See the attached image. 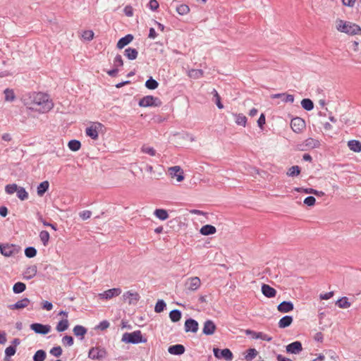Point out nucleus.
Masks as SVG:
<instances>
[{"label": "nucleus", "instance_id": "25", "mask_svg": "<svg viewBox=\"0 0 361 361\" xmlns=\"http://www.w3.org/2000/svg\"><path fill=\"white\" fill-rule=\"evenodd\" d=\"M304 145L306 147L305 149H311L318 148L320 146V142L316 139L309 137L305 141Z\"/></svg>", "mask_w": 361, "mask_h": 361}, {"label": "nucleus", "instance_id": "42", "mask_svg": "<svg viewBox=\"0 0 361 361\" xmlns=\"http://www.w3.org/2000/svg\"><path fill=\"white\" fill-rule=\"evenodd\" d=\"M68 146L71 150L76 152L80 149L81 144L78 140H72L68 142Z\"/></svg>", "mask_w": 361, "mask_h": 361}, {"label": "nucleus", "instance_id": "10", "mask_svg": "<svg viewBox=\"0 0 361 361\" xmlns=\"http://www.w3.org/2000/svg\"><path fill=\"white\" fill-rule=\"evenodd\" d=\"M168 172L171 177L176 178L178 182H181L184 179L183 171L179 166L169 167Z\"/></svg>", "mask_w": 361, "mask_h": 361}, {"label": "nucleus", "instance_id": "58", "mask_svg": "<svg viewBox=\"0 0 361 361\" xmlns=\"http://www.w3.org/2000/svg\"><path fill=\"white\" fill-rule=\"evenodd\" d=\"M62 343L64 345L71 346L73 345V338L71 336H65L62 338Z\"/></svg>", "mask_w": 361, "mask_h": 361}, {"label": "nucleus", "instance_id": "62", "mask_svg": "<svg viewBox=\"0 0 361 361\" xmlns=\"http://www.w3.org/2000/svg\"><path fill=\"white\" fill-rule=\"evenodd\" d=\"M148 6L152 11H156L159 8V3L157 0H150Z\"/></svg>", "mask_w": 361, "mask_h": 361}, {"label": "nucleus", "instance_id": "22", "mask_svg": "<svg viewBox=\"0 0 361 361\" xmlns=\"http://www.w3.org/2000/svg\"><path fill=\"white\" fill-rule=\"evenodd\" d=\"M37 271V268L36 265H31L26 268L25 271L23 272V277L27 280H30L35 276Z\"/></svg>", "mask_w": 361, "mask_h": 361}, {"label": "nucleus", "instance_id": "43", "mask_svg": "<svg viewBox=\"0 0 361 361\" xmlns=\"http://www.w3.org/2000/svg\"><path fill=\"white\" fill-rule=\"evenodd\" d=\"M39 238L42 241V244L44 246H47L48 245L49 240V233L47 231H42L39 233Z\"/></svg>", "mask_w": 361, "mask_h": 361}, {"label": "nucleus", "instance_id": "48", "mask_svg": "<svg viewBox=\"0 0 361 361\" xmlns=\"http://www.w3.org/2000/svg\"><path fill=\"white\" fill-rule=\"evenodd\" d=\"M18 185L16 183L8 184L5 187V191L8 195H12L17 192Z\"/></svg>", "mask_w": 361, "mask_h": 361}, {"label": "nucleus", "instance_id": "45", "mask_svg": "<svg viewBox=\"0 0 361 361\" xmlns=\"http://www.w3.org/2000/svg\"><path fill=\"white\" fill-rule=\"evenodd\" d=\"M16 352V348H15V346L10 345V346L7 347L5 350L6 357L4 358V360L9 361L8 357L14 355Z\"/></svg>", "mask_w": 361, "mask_h": 361}, {"label": "nucleus", "instance_id": "41", "mask_svg": "<svg viewBox=\"0 0 361 361\" xmlns=\"http://www.w3.org/2000/svg\"><path fill=\"white\" fill-rule=\"evenodd\" d=\"M18 197L20 200H25L28 198V193L25 189L23 187L19 186L16 192Z\"/></svg>", "mask_w": 361, "mask_h": 361}, {"label": "nucleus", "instance_id": "38", "mask_svg": "<svg viewBox=\"0 0 361 361\" xmlns=\"http://www.w3.org/2000/svg\"><path fill=\"white\" fill-rule=\"evenodd\" d=\"M336 304L340 307V308H348L350 307L351 304L350 302H348V299L346 297L341 298V299H338Z\"/></svg>", "mask_w": 361, "mask_h": 361}, {"label": "nucleus", "instance_id": "2", "mask_svg": "<svg viewBox=\"0 0 361 361\" xmlns=\"http://www.w3.org/2000/svg\"><path fill=\"white\" fill-rule=\"evenodd\" d=\"M336 28L338 31L345 32L348 35H358L361 34V28L357 25L339 20L336 22Z\"/></svg>", "mask_w": 361, "mask_h": 361}, {"label": "nucleus", "instance_id": "46", "mask_svg": "<svg viewBox=\"0 0 361 361\" xmlns=\"http://www.w3.org/2000/svg\"><path fill=\"white\" fill-rule=\"evenodd\" d=\"M159 83L157 81L150 78L145 82V87L149 90H155L157 88Z\"/></svg>", "mask_w": 361, "mask_h": 361}, {"label": "nucleus", "instance_id": "56", "mask_svg": "<svg viewBox=\"0 0 361 361\" xmlns=\"http://www.w3.org/2000/svg\"><path fill=\"white\" fill-rule=\"evenodd\" d=\"M257 351L255 348H250L247 350V354L245 356L247 360H251L256 357Z\"/></svg>", "mask_w": 361, "mask_h": 361}, {"label": "nucleus", "instance_id": "52", "mask_svg": "<svg viewBox=\"0 0 361 361\" xmlns=\"http://www.w3.org/2000/svg\"><path fill=\"white\" fill-rule=\"evenodd\" d=\"M25 255L28 258L34 257L37 255V250L34 247H28L25 250Z\"/></svg>", "mask_w": 361, "mask_h": 361}, {"label": "nucleus", "instance_id": "1", "mask_svg": "<svg viewBox=\"0 0 361 361\" xmlns=\"http://www.w3.org/2000/svg\"><path fill=\"white\" fill-rule=\"evenodd\" d=\"M25 104L30 109L35 110L42 114L48 112L54 107V103L49 99V96L42 92L31 93Z\"/></svg>", "mask_w": 361, "mask_h": 361}, {"label": "nucleus", "instance_id": "39", "mask_svg": "<svg viewBox=\"0 0 361 361\" xmlns=\"http://www.w3.org/2000/svg\"><path fill=\"white\" fill-rule=\"evenodd\" d=\"M301 106L304 109L307 111H311L314 108V104L310 99H303L301 101Z\"/></svg>", "mask_w": 361, "mask_h": 361}, {"label": "nucleus", "instance_id": "53", "mask_svg": "<svg viewBox=\"0 0 361 361\" xmlns=\"http://www.w3.org/2000/svg\"><path fill=\"white\" fill-rule=\"evenodd\" d=\"M212 94L214 95L215 98V103L217 106V107L220 109L224 108L223 104L221 102V98L219 94H218L217 91L215 89H213L212 91Z\"/></svg>", "mask_w": 361, "mask_h": 361}, {"label": "nucleus", "instance_id": "15", "mask_svg": "<svg viewBox=\"0 0 361 361\" xmlns=\"http://www.w3.org/2000/svg\"><path fill=\"white\" fill-rule=\"evenodd\" d=\"M216 329V324L212 320H207L204 323L202 333L207 336L213 335Z\"/></svg>", "mask_w": 361, "mask_h": 361}, {"label": "nucleus", "instance_id": "16", "mask_svg": "<svg viewBox=\"0 0 361 361\" xmlns=\"http://www.w3.org/2000/svg\"><path fill=\"white\" fill-rule=\"evenodd\" d=\"M198 322L193 319H188L185 321L184 328L185 332L196 333L198 331Z\"/></svg>", "mask_w": 361, "mask_h": 361}, {"label": "nucleus", "instance_id": "6", "mask_svg": "<svg viewBox=\"0 0 361 361\" xmlns=\"http://www.w3.org/2000/svg\"><path fill=\"white\" fill-rule=\"evenodd\" d=\"M200 286L201 281L197 276L187 279L184 284L185 289L187 291H195L200 288Z\"/></svg>", "mask_w": 361, "mask_h": 361}, {"label": "nucleus", "instance_id": "3", "mask_svg": "<svg viewBox=\"0 0 361 361\" xmlns=\"http://www.w3.org/2000/svg\"><path fill=\"white\" fill-rule=\"evenodd\" d=\"M121 341L126 343H144L147 342V339L143 338L140 331H135L130 333H124Z\"/></svg>", "mask_w": 361, "mask_h": 361}, {"label": "nucleus", "instance_id": "33", "mask_svg": "<svg viewBox=\"0 0 361 361\" xmlns=\"http://www.w3.org/2000/svg\"><path fill=\"white\" fill-rule=\"evenodd\" d=\"M138 52L134 48H128L125 50L124 55L130 60H134L137 57Z\"/></svg>", "mask_w": 361, "mask_h": 361}, {"label": "nucleus", "instance_id": "50", "mask_svg": "<svg viewBox=\"0 0 361 361\" xmlns=\"http://www.w3.org/2000/svg\"><path fill=\"white\" fill-rule=\"evenodd\" d=\"M141 151L142 152L147 154L150 156H155L157 154L156 150L153 147L147 145H143L141 148Z\"/></svg>", "mask_w": 361, "mask_h": 361}, {"label": "nucleus", "instance_id": "12", "mask_svg": "<svg viewBox=\"0 0 361 361\" xmlns=\"http://www.w3.org/2000/svg\"><path fill=\"white\" fill-rule=\"evenodd\" d=\"M30 329L35 333L43 335L47 334L51 331V326L49 325H44L39 323L32 324Z\"/></svg>", "mask_w": 361, "mask_h": 361}, {"label": "nucleus", "instance_id": "7", "mask_svg": "<svg viewBox=\"0 0 361 361\" xmlns=\"http://www.w3.org/2000/svg\"><path fill=\"white\" fill-rule=\"evenodd\" d=\"M103 127V125L100 123H94L86 128V135L93 140H97L99 136V132L102 130Z\"/></svg>", "mask_w": 361, "mask_h": 361}, {"label": "nucleus", "instance_id": "20", "mask_svg": "<svg viewBox=\"0 0 361 361\" xmlns=\"http://www.w3.org/2000/svg\"><path fill=\"white\" fill-rule=\"evenodd\" d=\"M185 347L180 344H176L169 346L168 352L171 355H180L185 353Z\"/></svg>", "mask_w": 361, "mask_h": 361}, {"label": "nucleus", "instance_id": "31", "mask_svg": "<svg viewBox=\"0 0 361 361\" xmlns=\"http://www.w3.org/2000/svg\"><path fill=\"white\" fill-rule=\"evenodd\" d=\"M49 187V183L47 180L42 182L38 186H37V195L39 197H42L44 194L48 190Z\"/></svg>", "mask_w": 361, "mask_h": 361}, {"label": "nucleus", "instance_id": "19", "mask_svg": "<svg viewBox=\"0 0 361 361\" xmlns=\"http://www.w3.org/2000/svg\"><path fill=\"white\" fill-rule=\"evenodd\" d=\"M277 310L282 313L289 312L293 310V304L290 301H283L278 305Z\"/></svg>", "mask_w": 361, "mask_h": 361}, {"label": "nucleus", "instance_id": "40", "mask_svg": "<svg viewBox=\"0 0 361 361\" xmlns=\"http://www.w3.org/2000/svg\"><path fill=\"white\" fill-rule=\"evenodd\" d=\"M26 288V286L24 283L22 282H17L14 284L13 287V291L16 293H23Z\"/></svg>", "mask_w": 361, "mask_h": 361}, {"label": "nucleus", "instance_id": "51", "mask_svg": "<svg viewBox=\"0 0 361 361\" xmlns=\"http://www.w3.org/2000/svg\"><path fill=\"white\" fill-rule=\"evenodd\" d=\"M5 100L7 102H12L15 99V94L12 90L6 89L4 90Z\"/></svg>", "mask_w": 361, "mask_h": 361}, {"label": "nucleus", "instance_id": "13", "mask_svg": "<svg viewBox=\"0 0 361 361\" xmlns=\"http://www.w3.org/2000/svg\"><path fill=\"white\" fill-rule=\"evenodd\" d=\"M121 293V290L118 288L109 289L104 293H99V297L102 299L109 300L115 296H118Z\"/></svg>", "mask_w": 361, "mask_h": 361}, {"label": "nucleus", "instance_id": "44", "mask_svg": "<svg viewBox=\"0 0 361 361\" xmlns=\"http://www.w3.org/2000/svg\"><path fill=\"white\" fill-rule=\"evenodd\" d=\"M46 358V353L43 350H37L33 356L34 361H44Z\"/></svg>", "mask_w": 361, "mask_h": 361}, {"label": "nucleus", "instance_id": "34", "mask_svg": "<svg viewBox=\"0 0 361 361\" xmlns=\"http://www.w3.org/2000/svg\"><path fill=\"white\" fill-rule=\"evenodd\" d=\"M69 326V322L67 319L61 320L56 325V329L59 332L65 331Z\"/></svg>", "mask_w": 361, "mask_h": 361}, {"label": "nucleus", "instance_id": "21", "mask_svg": "<svg viewBox=\"0 0 361 361\" xmlns=\"http://www.w3.org/2000/svg\"><path fill=\"white\" fill-rule=\"evenodd\" d=\"M30 300L27 298H25L22 300H18L15 304L10 305L8 306V308L10 310H19V309H23L28 306L30 304Z\"/></svg>", "mask_w": 361, "mask_h": 361}, {"label": "nucleus", "instance_id": "29", "mask_svg": "<svg viewBox=\"0 0 361 361\" xmlns=\"http://www.w3.org/2000/svg\"><path fill=\"white\" fill-rule=\"evenodd\" d=\"M293 322V317L286 315L283 317L279 322V328L283 329L289 326Z\"/></svg>", "mask_w": 361, "mask_h": 361}, {"label": "nucleus", "instance_id": "14", "mask_svg": "<svg viewBox=\"0 0 361 361\" xmlns=\"http://www.w3.org/2000/svg\"><path fill=\"white\" fill-rule=\"evenodd\" d=\"M245 334L247 336H251L252 338L255 339H262L267 341H271L272 340V337L263 332H255L254 331L247 329L245 330Z\"/></svg>", "mask_w": 361, "mask_h": 361}, {"label": "nucleus", "instance_id": "5", "mask_svg": "<svg viewBox=\"0 0 361 361\" xmlns=\"http://www.w3.org/2000/svg\"><path fill=\"white\" fill-rule=\"evenodd\" d=\"M161 105V100L151 95L145 96L139 101V106L142 107L160 106Z\"/></svg>", "mask_w": 361, "mask_h": 361}, {"label": "nucleus", "instance_id": "36", "mask_svg": "<svg viewBox=\"0 0 361 361\" xmlns=\"http://www.w3.org/2000/svg\"><path fill=\"white\" fill-rule=\"evenodd\" d=\"M233 116L235 118V123L239 126H245L247 123V118L243 114H235Z\"/></svg>", "mask_w": 361, "mask_h": 361}, {"label": "nucleus", "instance_id": "59", "mask_svg": "<svg viewBox=\"0 0 361 361\" xmlns=\"http://www.w3.org/2000/svg\"><path fill=\"white\" fill-rule=\"evenodd\" d=\"M50 353L55 357H59L62 354V349L60 346L54 347L51 349Z\"/></svg>", "mask_w": 361, "mask_h": 361}, {"label": "nucleus", "instance_id": "28", "mask_svg": "<svg viewBox=\"0 0 361 361\" xmlns=\"http://www.w3.org/2000/svg\"><path fill=\"white\" fill-rule=\"evenodd\" d=\"M216 231V228L214 226L209 224L203 226L200 231V233L203 235H212L215 233Z\"/></svg>", "mask_w": 361, "mask_h": 361}, {"label": "nucleus", "instance_id": "60", "mask_svg": "<svg viewBox=\"0 0 361 361\" xmlns=\"http://www.w3.org/2000/svg\"><path fill=\"white\" fill-rule=\"evenodd\" d=\"M82 37L88 41H90L94 37V32L92 30H86L82 34Z\"/></svg>", "mask_w": 361, "mask_h": 361}, {"label": "nucleus", "instance_id": "47", "mask_svg": "<svg viewBox=\"0 0 361 361\" xmlns=\"http://www.w3.org/2000/svg\"><path fill=\"white\" fill-rule=\"evenodd\" d=\"M300 167L298 166H293L288 169L286 174L288 176L293 177V176H298L300 174Z\"/></svg>", "mask_w": 361, "mask_h": 361}, {"label": "nucleus", "instance_id": "32", "mask_svg": "<svg viewBox=\"0 0 361 361\" xmlns=\"http://www.w3.org/2000/svg\"><path fill=\"white\" fill-rule=\"evenodd\" d=\"M154 216L161 221H164L169 218V214L166 210L164 209H157L154 212Z\"/></svg>", "mask_w": 361, "mask_h": 361}, {"label": "nucleus", "instance_id": "17", "mask_svg": "<svg viewBox=\"0 0 361 361\" xmlns=\"http://www.w3.org/2000/svg\"><path fill=\"white\" fill-rule=\"evenodd\" d=\"M302 350V343L300 341H294L286 346V351L291 354H299Z\"/></svg>", "mask_w": 361, "mask_h": 361}, {"label": "nucleus", "instance_id": "49", "mask_svg": "<svg viewBox=\"0 0 361 361\" xmlns=\"http://www.w3.org/2000/svg\"><path fill=\"white\" fill-rule=\"evenodd\" d=\"M166 306V305L163 300H159L155 305L154 311L157 313H160L164 311Z\"/></svg>", "mask_w": 361, "mask_h": 361}, {"label": "nucleus", "instance_id": "54", "mask_svg": "<svg viewBox=\"0 0 361 361\" xmlns=\"http://www.w3.org/2000/svg\"><path fill=\"white\" fill-rule=\"evenodd\" d=\"M176 11L180 15H185L189 12L190 8L185 4H180L176 7Z\"/></svg>", "mask_w": 361, "mask_h": 361}, {"label": "nucleus", "instance_id": "18", "mask_svg": "<svg viewBox=\"0 0 361 361\" xmlns=\"http://www.w3.org/2000/svg\"><path fill=\"white\" fill-rule=\"evenodd\" d=\"M123 298L125 301H127L129 304H133L137 302L140 299V295L136 292L127 291L123 295Z\"/></svg>", "mask_w": 361, "mask_h": 361}, {"label": "nucleus", "instance_id": "57", "mask_svg": "<svg viewBox=\"0 0 361 361\" xmlns=\"http://www.w3.org/2000/svg\"><path fill=\"white\" fill-rule=\"evenodd\" d=\"M304 192L307 194H313V195H315L317 196H319V197H321V196H323L324 195V192H322V191H318V190H316L313 188H306V189H304Z\"/></svg>", "mask_w": 361, "mask_h": 361}, {"label": "nucleus", "instance_id": "64", "mask_svg": "<svg viewBox=\"0 0 361 361\" xmlns=\"http://www.w3.org/2000/svg\"><path fill=\"white\" fill-rule=\"evenodd\" d=\"M109 326V322L106 320L101 322L97 326V329L100 330H105Z\"/></svg>", "mask_w": 361, "mask_h": 361}, {"label": "nucleus", "instance_id": "8", "mask_svg": "<svg viewBox=\"0 0 361 361\" xmlns=\"http://www.w3.org/2000/svg\"><path fill=\"white\" fill-rule=\"evenodd\" d=\"M106 356V351L104 348L95 347L92 348L88 353V357L92 360H102Z\"/></svg>", "mask_w": 361, "mask_h": 361}, {"label": "nucleus", "instance_id": "27", "mask_svg": "<svg viewBox=\"0 0 361 361\" xmlns=\"http://www.w3.org/2000/svg\"><path fill=\"white\" fill-rule=\"evenodd\" d=\"M271 98H281L284 102L293 103L294 102V96L285 93H279L271 95Z\"/></svg>", "mask_w": 361, "mask_h": 361}, {"label": "nucleus", "instance_id": "35", "mask_svg": "<svg viewBox=\"0 0 361 361\" xmlns=\"http://www.w3.org/2000/svg\"><path fill=\"white\" fill-rule=\"evenodd\" d=\"M204 72L201 69H191L188 71V75L193 79H198L202 77Z\"/></svg>", "mask_w": 361, "mask_h": 361}, {"label": "nucleus", "instance_id": "23", "mask_svg": "<svg viewBox=\"0 0 361 361\" xmlns=\"http://www.w3.org/2000/svg\"><path fill=\"white\" fill-rule=\"evenodd\" d=\"M262 292L267 298H273L276 294V290L269 285L263 284L262 286Z\"/></svg>", "mask_w": 361, "mask_h": 361}, {"label": "nucleus", "instance_id": "55", "mask_svg": "<svg viewBox=\"0 0 361 361\" xmlns=\"http://www.w3.org/2000/svg\"><path fill=\"white\" fill-rule=\"evenodd\" d=\"M123 65L122 56L120 54H117L114 59V67L118 68Z\"/></svg>", "mask_w": 361, "mask_h": 361}, {"label": "nucleus", "instance_id": "26", "mask_svg": "<svg viewBox=\"0 0 361 361\" xmlns=\"http://www.w3.org/2000/svg\"><path fill=\"white\" fill-rule=\"evenodd\" d=\"M73 334L75 336L80 337L82 340L85 335L87 334V329L81 325H76L73 329Z\"/></svg>", "mask_w": 361, "mask_h": 361}, {"label": "nucleus", "instance_id": "11", "mask_svg": "<svg viewBox=\"0 0 361 361\" xmlns=\"http://www.w3.org/2000/svg\"><path fill=\"white\" fill-rule=\"evenodd\" d=\"M290 127L295 133H300L305 128V121L300 117H295L291 120Z\"/></svg>", "mask_w": 361, "mask_h": 361}, {"label": "nucleus", "instance_id": "9", "mask_svg": "<svg viewBox=\"0 0 361 361\" xmlns=\"http://www.w3.org/2000/svg\"><path fill=\"white\" fill-rule=\"evenodd\" d=\"M213 352H214V356L218 359L224 358L227 361H231L233 360V353L228 348L223 349L220 351V350L219 348H214L213 349Z\"/></svg>", "mask_w": 361, "mask_h": 361}, {"label": "nucleus", "instance_id": "24", "mask_svg": "<svg viewBox=\"0 0 361 361\" xmlns=\"http://www.w3.org/2000/svg\"><path fill=\"white\" fill-rule=\"evenodd\" d=\"M133 39V36L130 34L126 35L125 37L121 38L117 42V47L118 49H123L125 46L128 45L130 43Z\"/></svg>", "mask_w": 361, "mask_h": 361}, {"label": "nucleus", "instance_id": "61", "mask_svg": "<svg viewBox=\"0 0 361 361\" xmlns=\"http://www.w3.org/2000/svg\"><path fill=\"white\" fill-rule=\"evenodd\" d=\"M316 199L313 196H308L304 200V203L307 206L314 205Z\"/></svg>", "mask_w": 361, "mask_h": 361}, {"label": "nucleus", "instance_id": "63", "mask_svg": "<svg viewBox=\"0 0 361 361\" xmlns=\"http://www.w3.org/2000/svg\"><path fill=\"white\" fill-rule=\"evenodd\" d=\"M91 212L90 211H88V210H86V211H82V212H80L79 214L80 215V217L82 219V220H87L88 219L90 218L91 216Z\"/></svg>", "mask_w": 361, "mask_h": 361}, {"label": "nucleus", "instance_id": "30", "mask_svg": "<svg viewBox=\"0 0 361 361\" xmlns=\"http://www.w3.org/2000/svg\"><path fill=\"white\" fill-rule=\"evenodd\" d=\"M348 146L350 150L355 152H361V142L358 140H352L348 142Z\"/></svg>", "mask_w": 361, "mask_h": 361}, {"label": "nucleus", "instance_id": "37", "mask_svg": "<svg viewBox=\"0 0 361 361\" xmlns=\"http://www.w3.org/2000/svg\"><path fill=\"white\" fill-rule=\"evenodd\" d=\"M181 312L178 310H173L170 312L169 317L173 322H177L181 319Z\"/></svg>", "mask_w": 361, "mask_h": 361}, {"label": "nucleus", "instance_id": "4", "mask_svg": "<svg viewBox=\"0 0 361 361\" xmlns=\"http://www.w3.org/2000/svg\"><path fill=\"white\" fill-rule=\"evenodd\" d=\"M21 251V247L15 244H0V252L5 257H14Z\"/></svg>", "mask_w": 361, "mask_h": 361}]
</instances>
